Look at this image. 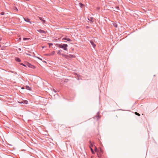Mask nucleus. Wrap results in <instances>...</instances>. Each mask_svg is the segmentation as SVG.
<instances>
[{"label":"nucleus","instance_id":"f8f14e48","mask_svg":"<svg viewBox=\"0 0 158 158\" xmlns=\"http://www.w3.org/2000/svg\"><path fill=\"white\" fill-rule=\"evenodd\" d=\"M57 54L59 55H62V54H61V50H59L57 52Z\"/></svg>","mask_w":158,"mask_h":158},{"label":"nucleus","instance_id":"f3484780","mask_svg":"<svg viewBox=\"0 0 158 158\" xmlns=\"http://www.w3.org/2000/svg\"><path fill=\"white\" fill-rule=\"evenodd\" d=\"M66 40H67L68 41H71V40L70 39L68 38H67V39H66Z\"/></svg>","mask_w":158,"mask_h":158},{"label":"nucleus","instance_id":"b1692460","mask_svg":"<svg viewBox=\"0 0 158 158\" xmlns=\"http://www.w3.org/2000/svg\"><path fill=\"white\" fill-rule=\"evenodd\" d=\"M22 64V65H23V66L25 67H26V66L23 64Z\"/></svg>","mask_w":158,"mask_h":158},{"label":"nucleus","instance_id":"ddd939ff","mask_svg":"<svg viewBox=\"0 0 158 158\" xmlns=\"http://www.w3.org/2000/svg\"><path fill=\"white\" fill-rule=\"evenodd\" d=\"M113 25L116 27H117V25L116 23H113Z\"/></svg>","mask_w":158,"mask_h":158},{"label":"nucleus","instance_id":"393cba45","mask_svg":"<svg viewBox=\"0 0 158 158\" xmlns=\"http://www.w3.org/2000/svg\"><path fill=\"white\" fill-rule=\"evenodd\" d=\"M21 40V38H20L19 39V41H20V40Z\"/></svg>","mask_w":158,"mask_h":158},{"label":"nucleus","instance_id":"cd10ccee","mask_svg":"<svg viewBox=\"0 0 158 158\" xmlns=\"http://www.w3.org/2000/svg\"><path fill=\"white\" fill-rule=\"evenodd\" d=\"M21 88L23 89H24V88L23 87H22Z\"/></svg>","mask_w":158,"mask_h":158},{"label":"nucleus","instance_id":"1a4fd4ad","mask_svg":"<svg viewBox=\"0 0 158 158\" xmlns=\"http://www.w3.org/2000/svg\"><path fill=\"white\" fill-rule=\"evenodd\" d=\"M55 51H52L51 53H50L51 56H53L55 54Z\"/></svg>","mask_w":158,"mask_h":158},{"label":"nucleus","instance_id":"4468645a","mask_svg":"<svg viewBox=\"0 0 158 158\" xmlns=\"http://www.w3.org/2000/svg\"><path fill=\"white\" fill-rule=\"evenodd\" d=\"M88 19L89 21H92L93 19V18L92 17H89V18H88Z\"/></svg>","mask_w":158,"mask_h":158},{"label":"nucleus","instance_id":"f257e3e1","mask_svg":"<svg viewBox=\"0 0 158 158\" xmlns=\"http://www.w3.org/2000/svg\"><path fill=\"white\" fill-rule=\"evenodd\" d=\"M56 45L59 48H63L64 50H66L67 49V48L68 46L67 44H57Z\"/></svg>","mask_w":158,"mask_h":158},{"label":"nucleus","instance_id":"9d476101","mask_svg":"<svg viewBox=\"0 0 158 158\" xmlns=\"http://www.w3.org/2000/svg\"><path fill=\"white\" fill-rule=\"evenodd\" d=\"M20 103H24L25 104H27L28 103V101L26 100H25L24 101V102H20Z\"/></svg>","mask_w":158,"mask_h":158},{"label":"nucleus","instance_id":"a211bd4d","mask_svg":"<svg viewBox=\"0 0 158 158\" xmlns=\"http://www.w3.org/2000/svg\"><path fill=\"white\" fill-rule=\"evenodd\" d=\"M29 39V38H23V40H28Z\"/></svg>","mask_w":158,"mask_h":158},{"label":"nucleus","instance_id":"f03ea898","mask_svg":"<svg viewBox=\"0 0 158 158\" xmlns=\"http://www.w3.org/2000/svg\"><path fill=\"white\" fill-rule=\"evenodd\" d=\"M62 56L64 57L65 58L69 59V58H73L75 57V56L74 55L71 54H69V55H66L64 54H62Z\"/></svg>","mask_w":158,"mask_h":158},{"label":"nucleus","instance_id":"0eeeda50","mask_svg":"<svg viewBox=\"0 0 158 158\" xmlns=\"http://www.w3.org/2000/svg\"><path fill=\"white\" fill-rule=\"evenodd\" d=\"M90 43L92 45V46L94 48L95 47L96 45L93 42L91 41H90Z\"/></svg>","mask_w":158,"mask_h":158},{"label":"nucleus","instance_id":"39448f33","mask_svg":"<svg viewBox=\"0 0 158 158\" xmlns=\"http://www.w3.org/2000/svg\"><path fill=\"white\" fill-rule=\"evenodd\" d=\"M38 31H39L40 33H46L45 31L43 30H38Z\"/></svg>","mask_w":158,"mask_h":158},{"label":"nucleus","instance_id":"2eb2a0df","mask_svg":"<svg viewBox=\"0 0 158 158\" xmlns=\"http://www.w3.org/2000/svg\"><path fill=\"white\" fill-rule=\"evenodd\" d=\"M80 6L81 7H82L84 5L83 4H82L81 3H79Z\"/></svg>","mask_w":158,"mask_h":158},{"label":"nucleus","instance_id":"5701e85b","mask_svg":"<svg viewBox=\"0 0 158 158\" xmlns=\"http://www.w3.org/2000/svg\"><path fill=\"white\" fill-rule=\"evenodd\" d=\"M67 39V38H63L62 40H66Z\"/></svg>","mask_w":158,"mask_h":158},{"label":"nucleus","instance_id":"7ed1b4c3","mask_svg":"<svg viewBox=\"0 0 158 158\" xmlns=\"http://www.w3.org/2000/svg\"><path fill=\"white\" fill-rule=\"evenodd\" d=\"M27 65L28 67L33 68V69H34L35 68L34 66L31 65V64H27Z\"/></svg>","mask_w":158,"mask_h":158},{"label":"nucleus","instance_id":"aec40b11","mask_svg":"<svg viewBox=\"0 0 158 158\" xmlns=\"http://www.w3.org/2000/svg\"><path fill=\"white\" fill-rule=\"evenodd\" d=\"M48 44H49V47H50L51 45H53V44L52 43H48Z\"/></svg>","mask_w":158,"mask_h":158},{"label":"nucleus","instance_id":"bb28decb","mask_svg":"<svg viewBox=\"0 0 158 158\" xmlns=\"http://www.w3.org/2000/svg\"><path fill=\"white\" fill-rule=\"evenodd\" d=\"M16 10L17 11L18 10L17 9V8H16Z\"/></svg>","mask_w":158,"mask_h":158},{"label":"nucleus","instance_id":"c756f323","mask_svg":"<svg viewBox=\"0 0 158 158\" xmlns=\"http://www.w3.org/2000/svg\"><path fill=\"white\" fill-rule=\"evenodd\" d=\"M1 38H0V41L1 40Z\"/></svg>","mask_w":158,"mask_h":158},{"label":"nucleus","instance_id":"4be33fe9","mask_svg":"<svg viewBox=\"0 0 158 158\" xmlns=\"http://www.w3.org/2000/svg\"><path fill=\"white\" fill-rule=\"evenodd\" d=\"M2 15H4V12H2L1 14Z\"/></svg>","mask_w":158,"mask_h":158},{"label":"nucleus","instance_id":"7c9ffc66","mask_svg":"<svg viewBox=\"0 0 158 158\" xmlns=\"http://www.w3.org/2000/svg\"><path fill=\"white\" fill-rule=\"evenodd\" d=\"M1 47V45H0V47Z\"/></svg>","mask_w":158,"mask_h":158},{"label":"nucleus","instance_id":"6e6552de","mask_svg":"<svg viewBox=\"0 0 158 158\" xmlns=\"http://www.w3.org/2000/svg\"><path fill=\"white\" fill-rule=\"evenodd\" d=\"M39 19L41 20V21H42L44 23L45 22V21L42 18H41V17H39Z\"/></svg>","mask_w":158,"mask_h":158},{"label":"nucleus","instance_id":"412c9836","mask_svg":"<svg viewBox=\"0 0 158 158\" xmlns=\"http://www.w3.org/2000/svg\"><path fill=\"white\" fill-rule=\"evenodd\" d=\"M91 150L92 153H94V151H93V149L91 148Z\"/></svg>","mask_w":158,"mask_h":158},{"label":"nucleus","instance_id":"9b49d317","mask_svg":"<svg viewBox=\"0 0 158 158\" xmlns=\"http://www.w3.org/2000/svg\"><path fill=\"white\" fill-rule=\"evenodd\" d=\"M15 60L18 62L20 61V60L19 58H15Z\"/></svg>","mask_w":158,"mask_h":158},{"label":"nucleus","instance_id":"423d86ee","mask_svg":"<svg viewBox=\"0 0 158 158\" xmlns=\"http://www.w3.org/2000/svg\"><path fill=\"white\" fill-rule=\"evenodd\" d=\"M26 89L29 90H31V88L28 86H26Z\"/></svg>","mask_w":158,"mask_h":158},{"label":"nucleus","instance_id":"6ab92c4d","mask_svg":"<svg viewBox=\"0 0 158 158\" xmlns=\"http://www.w3.org/2000/svg\"><path fill=\"white\" fill-rule=\"evenodd\" d=\"M45 55L46 56H51V55H50V53L46 54H45Z\"/></svg>","mask_w":158,"mask_h":158},{"label":"nucleus","instance_id":"dca6fc26","mask_svg":"<svg viewBox=\"0 0 158 158\" xmlns=\"http://www.w3.org/2000/svg\"><path fill=\"white\" fill-rule=\"evenodd\" d=\"M135 114H136V115H138V116H140V114L139 113H137V112H135Z\"/></svg>","mask_w":158,"mask_h":158},{"label":"nucleus","instance_id":"c85d7f7f","mask_svg":"<svg viewBox=\"0 0 158 158\" xmlns=\"http://www.w3.org/2000/svg\"><path fill=\"white\" fill-rule=\"evenodd\" d=\"M44 48V46H43V47H42V48Z\"/></svg>","mask_w":158,"mask_h":158},{"label":"nucleus","instance_id":"20e7f679","mask_svg":"<svg viewBox=\"0 0 158 158\" xmlns=\"http://www.w3.org/2000/svg\"><path fill=\"white\" fill-rule=\"evenodd\" d=\"M23 19L25 21L29 22L30 24L31 23V22L30 21V20L29 19H26L25 18H23Z\"/></svg>","mask_w":158,"mask_h":158},{"label":"nucleus","instance_id":"a878e982","mask_svg":"<svg viewBox=\"0 0 158 158\" xmlns=\"http://www.w3.org/2000/svg\"><path fill=\"white\" fill-rule=\"evenodd\" d=\"M97 155H98V157H100V156H99V155H98V154H97Z\"/></svg>","mask_w":158,"mask_h":158}]
</instances>
